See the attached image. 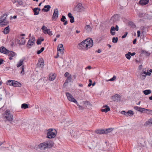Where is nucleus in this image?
<instances>
[{"instance_id": "nucleus-1", "label": "nucleus", "mask_w": 152, "mask_h": 152, "mask_svg": "<svg viewBox=\"0 0 152 152\" xmlns=\"http://www.w3.org/2000/svg\"><path fill=\"white\" fill-rule=\"evenodd\" d=\"M3 118L5 122L12 121L14 119L13 115L12 114L10 111L9 110H7L3 114Z\"/></svg>"}, {"instance_id": "nucleus-2", "label": "nucleus", "mask_w": 152, "mask_h": 152, "mask_svg": "<svg viewBox=\"0 0 152 152\" xmlns=\"http://www.w3.org/2000/svg\"><path fill=\"white\" fill-rule=\"evenodd\" d=\"M57 133L56 130L55 129H50L48 130L47 133V137L49 139H52L55 137Z\"/></svg>"}, {"instance_id": "nucleus-3", "label": "nucleus", "mask_w": 152, "mask_h": 152, "mask_svg": "<svg viewBox=\"0 0 152 152\" xmlns=\"http://www.w3.org/2000/svg\"><path fill=\"white\" fill-rule=\"evenodd\" d=\"M86 39L79 43L77 46L78 49L81 50H85L86 49Z\"/></svg>"}, {"instance_id": "nucleus-4", "label": "nucleus", "mask_w": 152, "mask_h": 152, "mask_svg": "<svg viewBox=\"0 0 152 152\" xmlns=\"http://www.w3.org/2000/svg\"><path fill=\"white\" fill-rule=\"evenodd\" d=\"M66 94L69 101L75 103H77V101L69 93L66 92Z\"/></svg>"}, {"instance_id": "nucleus-5", "label": "nucleus", "mask_w": 152, "mask_h": 152, "mask_svg": "<svg viewBox=\"0 0 152 152\" xmlns=\"http://www.w3.org/2000/svg\"><path fill=\"white\" fill-rule=\"evenodd\" d=\"M93 42L91 39L88 38L86 39V50L87 48H90L93 45Z\"/></svg>"}, {"instance_id": "nucleus-6", "label": "nucleus", "mask_w": 152, "mask_h": 152, "mask_svg": "<svg viewBox=\"0 0 152 152\" xmlns=\"http://www.w3.org/2000/svg\"><path fill=\"white\" fill-rule=\"evenodd\" d=\"M46 148H50L54 145L53 142L51 140H48L44 142Z\"/></svg>"}, {"instance_id": "nucleus-7", "label": "nucleus", "mask_w": 152, "mask_h": 152, "mask_svg": "<svg viewBox=\"0 0 152 152\" xmlns=\"http://www.w3.org/2000/svg\"><path fill=\"white\" fill-rule=\"evenodd\" d=\"M134 108L136 110H137L141 112H144L147 113H148V111H149L148 109L138 106H135L134 107Z\"/></svg>"}, {"instance_id": "nucleus-8", "label": "nucleus", "mask_w": 152, "mask_h": 152, "mask_svg": "<svg viewBox=\"0 0 152 152\" xmlns=\"http://www.w3.org/2000/svg\"><path fill=\"white\" fill-rule=\"evenodd\" d=\"M119 19V16L117 15H114L112 17L110 20V23L113 24L117 21Z\"/></svg>"}, {"instance_id": "nucleus-9", "label": "nucleus", "mask_w": 152, "mask_h": 152, "mask_svg": "<svg viewBox=\"0 0 152 152\" xmlns=\"http://www.w3.org/2000/svg\"><path fill=\"white\" fill-rule=\"evenodd\" d=\"M57 49V52H58V53H60L62 55L64 53V49L62 44H59L58 46Z\"/></svg>"}, {"instance_id": "nucleus-10", "label": "nucleus", "mask_w": 152, "mask_h": 152, "mask_svg": "<svg viewBox=\"0 0 152 152\" xmlns=\"http://www.w3.org/2000/svg\"><path fill=\"white\" fill-rule=\"evenodd\" d=\"M58 11L57 8L55 9L54 11L52 18L53 20H56L58 18Z\"/></svg>"}, {"instance_id": "nucleus-11", "label": "nucleus", "mask_w": 152, "mask_h": 152, "mask_svg": "<svg viewBox=\"0 0 152 152\" xmlns=\"http://www.w3.org/2000/svg\"><path fill=\"white\" fill-rule=\"evenodd\" d=\"M121 98L120 95L116 94L112 96L111 99L114 101L118 102L120 100Z\"/></svg>"}, {"instance_id": "nucleus-12", "label": "nucleus", "mask_w": 152, "mask_h": 152, "mask_svg": "<svg viewBox=\"0 0 152 152\" xmlns=\"http://www.w3.org/2000/svg\"><path fill=\"white\" fill-rule=\"evenodd\" d=\"M77 11L79 12H82L84 11V8L81 5V4L79 3L78 4L75 8Z\"/></svg>"}, {"instance_id": "nucleus-13", "label": "nucleus", "mask_w": 152, "mask_h": 152, "mask_svg": "<svg viewBox=\"0 0 152 152\" xmlns=\"http://www.w3.org/2000/svg\"><path fill=\"white\" fill-rule=\"evenodd\" d=\"M6 54L8 55V56H10L9 59L10 60L12 59V57L14 56L15 55H16V53H15L14 52L9 50H8Z\"/></svg>"}, {"instance_id": "nucleus-14", "label": "nucleus", "mask_w": 152, "mask_h": 152, "mask_svg": "<svg viewBox=\"0 0 152 152\" xmlns=\"http://www.w3.org/2000/svg\"><path fill=\"white\" fill-rule=\"evenodd\" d=\"M148 15L147 14H144L142 12H139L138 14V16L141 18L145 19H150V18L148 16Z\"/></svg>"}, {"instance_id": "nucleus-15", "label": "nucleus", "mask_w": 152, "mask_h": 152, "mask_svg": "<svg viewBox=\"0 0 152 152\" xmlns=\"http://www.w3.org/2000/svg\"><path fill=\"white\" fill-rule=\"evenodd\" d=\"M38 148L40 150H44L46 148L44 142L42 143L39 144L38 146Z\"/></svg>"}, {"instance_id": "nucleus-16", "label": "nucleus", "mask_w": 152, "mask_h": 152, "mask_svg": "<svg viewBox=\"0 0 152 152\" xmlns=\"http://www.w3.org/2000/svg\"><path fill=\"white\" fill-rule=\"evenodd\" d=\"M42 30L43 33L45 34H48L49 31H50L49 29H48L47 27L44 26H42Z\"/></svg>"}, {"instance_id": "nucleus-17", "label": "nucleus", "mask_w": 152, "mask_h": 152, "mask_svg": "<svg viewBox=\"0 0 152 152\" xmlns=\"http://www.w3.org/2000/svg\"><path fill=\"white\" fill-rule=\"evenodd\" d=\"M146 72L143 71L142 72H141L139 76L140 78L142 80H144L146 76Z\"/></svg>"}, {"instance_id": "nucleus-18", "label": "nucleus", "mask_w": 152, "mask_h": 152, "mask_svg": "<svg viewBox=\"0 0 152 152\" xmlns=\"http://www.w3.org/2000/svg\"><path fill=\"white\" fill-rule=\"evenodd\" d=\"M44 63L43 60L42 59H39V60L38 63H37V66H38L42 67L44 66Z\"/></svg>"}, {"instance_id": "nucleus-19", "label": "nucleus", "mask_w": 152, "mask_h": 152, "mask_svg": "<svg viewBox=\"0 0 152 152\" xmlns=\"http://www.w3.org/2000/svg\"><path fill=\"white\" fill-rule=\"evenodd\" d=\"M103 107H105V109H101V111L102 112L107 113V112L110 111V107L107 105L103 106Z\"/></svg>"}, {"instance_id": "nucleus-20", "label": "nucleus", "mask_w": 152, "mask_h": 152, "mask_svg": "<svg viewBox=\"0 0 152 152\" xmlns=\"http://www.w3.org/2000/svg\"><path fill=\"white\" fill-rule=\"evenodd\" d=\"M44 8L42 9V11L44 12H47L50 10L51 7L50 5H48L45 6Z\"/></svg>"}, {"instance_id": "nucleus-21", "label": "nucleus", "mask_w": 152, "mask_h": 152, "mask_svg": "<svg viewBox=\"0 0 152 152\" xmlns=\"http://www.w3.org/2000/svg\"><path fill=\"white\" fill-rule=\"evenodd\" d=\"M13 83L12 84V86H13L15 87H20L21 84V83H19V82L15 81H13Z\"/></svg>"}, {"instance_id": "nucleus-22", "label": "nucleus", "mask_w": 152, "mask_h": 152, "mask_svg": "<svg viewBox=\"0 0 152 152\" xmlns=\"http://www.w3.org/2000/svg\"><path fill=\"white\" fill-rule=\"evenodd\" d=\"M149 0H140L139 3L141 5H144L147 4L149 2Z\"/></svg>"}, {"instance_id": "nucleus-23", "label": "nucleus", "mask_w": 152, "mask_h": 152, "mask_svg": "<svg viewBox=\"0 0 152 152\" xmlns=\"http://www.w3.org/2000/svg\"><path fill=\"white\" fill-rule=\"evenodd\" d=\"M20 39L18 40V43L20 45H24L25 43V40L24 39V37H21V38H20Z\"/></svg>"}, {"instance_id": "nucleus-24", "label": "nucleus", "mask_w": 152, "mask_h": 152, "mask_svg": "<svg viewBox=\"0 0 152 152\" xmlns=\"http://www.w3.org/2000/svg\"><path fill=\"white\" fill-rule=\"evenodd\" d=\"M95 132L98 134H105L104 130L98 129L95 130Z\"/></svg>"}, {"instance_id": "nucleus-25", "label": "nucleus", "mask_w": 152, "mask_h": 152, "mask_svg": "<svg viewBox=\"0 0 152 152\" xmlns=\"http://www.w3.org/2000/svg\"><path fill=\"white\" fill-rule=\"evenodd\" d=\"M25 59V58H23L19 60V61L18 62L17 65V67H19L22 65Z\"/></svg>"}, {"instance_id": "nucleus-26", "label": "nucleus", "mask_w": 152, "mask_h": 152, "mask_svg": "<svg viewBox=\"0 0 152 152\" xmlns=\"http://www.w3.org/2000/svg\"><path fill=\"white\" fill-rule=\"evenodd\" d=\"M8 50L3 47H2L0 48V52L1 53L7 54V52Z\"/></svg>"}, {"instance_id": "nucleus-27", "label": "nucleus", "mask_w": 152, "mask_h": 152, "mask_svg": "<svg viewBox=\"0 0 152 152\" xmlns=\"http://www.w3.org/2000/svg\"><path fill=\"white\" fill-rule=\"evenodd\" d=\"M56 75L53 73H50L49 75V80L51 81L53 80L56 78Z\"/></svg>"}, {"instance_id": "nucleus-28", "label": "nucleus", "mask_w": 152, "mask_h": 152, "mask_svg": "<svg viewBox=\"0 0 152 152\" xmlns=\"http://www.w3.org/2000/svg\"><path fill=\"white\" fill-rule=\"evenodd\" d=\"M151 124L152 125V118L149 119L145 123L144 125L145 126H147Z\"/></svg>"}, {"instance_id": "nucleus-29", "label": "nucleus", "mask_w": 152, "mask_h": 152, "mask_svg": "<svg viewBox=\"0 0 152 152\" xmlns=\"http://www.w3.org/2000/svg\"><path fill=\"white\" fill-rule=\"evenodd\" d=\"M34 42H32V41L30 40V39H29L28 40L27 45V47H28L29 48H30V47L31 46L33 45H34Z\"/></svg>"}, {"instance_id": "nucleus-30", "label": "nucleus", "mask_w": 152, "mask_h": 152, "mask_svg": "<svg viewBox=\"0 0 152 152\" xmlns=\"http://www.w3.org/2000/svg\"><path fill=\"white\" fill-rule=\"evenodd\" d=\"M10 30L9 26H8L4 29L3 32L5 34H6L9 32Z\"/></svg>"}, {"instance_id": "nucleus-31", "label": "nucleus", "mask_w": 152, "mask_h": 152, "mask_svg": "<svg viewBox=\"0 0 152 152\" xmlns=\"http://www.w3.org/2000/svg\"><path fill=\"white\" fill-rule=\"evenodd\" d=\"M115 28L114 26H112L110 28V33L112 35H114L115 34Z\"/></svg>"}, {"instance_id": "nucleus-32", "label": "nucleus", "mask_w": 152, "mask_h": 152, "mask_svg": "<svg viewBox=\"0 0 152 152\" xmlns=\"http://www.w3.org/2000/svg\"><path fill=\"white\" fill-rule=\"evenodd\" d=\"M92 29L90 25H86V32L89 33L91 32Z\"/></svg>"}, {"instance_id": "nucleus-33", "label": "nucleus", "mask_w": 152, "mask_h": 152, "mask_svg": "<svg viewBox=\"0 0 152 152\" xmlns=\"http://www.w3.org/2000/svg\"><path fill=\"white\" fill-rule=\"evenodd\" d=\"M72 80V77H71L70 76H69L65 80V82L64 83V84H65L66 83H68L69 82H71Z\"/></svg>"}, {"instance_id": "nucleus-34", "label": "nucleus", "mask_w": 152, "mask_h": 152, "mask_svg": "<svg viewBox=\"0 0 152 152\" xmlns=\"http://www.w3.org/2000/svg\"><path fill=\"white\" fill-rule=\"evenodd\" d=\"M21 108L23 109H26L28 108V104L26 103L23 104L21 106Z\"/></svg>"}, {"instance_id": "nucleus-35", "label": "nucleus", "mask_w": 152, "mask_h": 152, "mask_svg": "<svg viewBox=\"0 0 152 152\" xmlns=\"http://www.w3.org/2000/svg\"><path fill=\"white\" fill-rule=\"evenodd\" d=\"M143 92L145 94L147 95L151 93V91L150 90H146L143 91Z\"/></svg>"}, {"instance_id": "nucleus-36", "label": "nucleus", "mask_w": 152, "mask_h": 152, "mask_svg": "<svg viewBox=\"0 0 152 152\" xmlns=\"http://www.w3.org/2000/svg\"><path fill=\"white\" fill-rule=\"evenodd\" d=\"M131 53L128 52L127 53L125 54V56L126 58L128 59H130L131 58Z\"/></svg>"}, {"instance_id": "nucleus-37", "label": "nucleus", "mask_w": 152, "mask_h": 152, "mask_svg": "<svg viewBox=\"0 0 152 152\" xmlns=\"http://www.w3.org/2000/svg\"><path fill=\"white\" fill-rule=\"evenodd\" d=\"M113 130V129L112 128H108L107 129H106L105 130H104L105 131V134H107L108 133L110 132H112Z\"/></svg>"}, {"instance_id": "nucleus-38", "label": "nucleus", "mask_w": 152, "mask_h": 152, "mask_svg": "<svg viewBox=\"0 0 152 152\" xmlns=\"http://www.w3.org/2000/svg\"><path fill=\"white\" fill-rule=\"evenodd\" d=\"M75 103L77 105V108H78L79 110H83V107H82V106H81L80 105H79L77 102V103Z\"/></svg>"}, {"instance_id": "nucleus-39", "label": "nucleus", "mask_w": 152, "mask_h": 152, "mask_svg": "<svg viewBox=\"0 0 152 152\" xmlns=\"http://www.w3.org/2000/svg\"><path fill=\"white\" fill-rule=\"evenodd\" d=\"M72 134L73 137L75 138H76L78 135V133L77 132L73 131L72 132Z\"/></svg>"}, {"instance_id": "nucleus-40", "label": "nucleus", "mask_w": 152, "mask_h": 152, "mask_svg": "<svg viewBox=\"0 0 152 152\" xmlns=\"http://www.w3.org/2000/svg\"><path fill=\"white\" fill-rule=\"evenodd\" d=\"M34 12V15H38L39 13V11H38L37 10L36 8H34L33 10Z\"/></svg>"}, {"instance_id": "nucleus-41", "label": "nucleus", "mask_w": 152, "mask_h": 152, "mask_svg": "<svg viewBox=\"0 0 152 152\" xmlns=\"http://www.w3.org/2000/svg\"><path fill=\"white\" fill-rule=\"evenodd\" d=\"M71 29L70 28H68L66 29V31L67 32L66 33V35H68V34H69L70 33V32L71 31Z\"/></svg>"}, {"instance_id": "nucleus-42", "label": "nucleus", "mask_w": 152, "mask_h": 152, "mask_svg": "<svg viewBox=\"0 0 152 152\" xmlns=\"http://www.w3.org/2000/svg\"><path fill=\"white\" fill-rule=\"evenodd\" d=\"M116 77L115 76V75H114L113 77L112 78L110 79L107 80V81L108 82V81H113L116 79Z\"/></svg>"}, {"instance_id": "nucleus-43", "label": "nucleus", "mask_w": 152, "mask_h": 152, "mask_svg": "<svg viewBox=\"0 0 152 152\" xmlns=\"http://www.w3.org/2000/svg\"><path fill=\"white\" fill-rule=\"evenodd\" d=\"M21 68L22 69V70L21 72V74H22V75H23L24 74V66L23 65L21 67Z\"/></svg>"}, {"instance_id": "nucleus-44", "label": "nucleus", "mask_w": 152, "mask_h": 152, "mask_svg": "<svg viewBox=\"0 0 152 152\" xmlns=\"http://www.w3.org/2000/svg\"><path fill=\"white\" fill-rule=\"evenodd\" d=\"M118 40V38L117 37L115 38V37H113L112 39V42L114 43H116Z\"/></svg>"}, {"instance_id": "nucleus-45", "label": "nucleus", "mask_w": 152, "mask_h": 152, "mask_svg": "<svg viewBox=\"0 0 152 152\" xmlns=\"http://www.w3.org/2000/svg\"><path fill=\"white\" fill-rule=\"evenodd\" d=\"M13 80H8L7 81V84L8 85H9L10 86H12V84Z\"/></svg>"}, {"instance_id": "nucleus-46", "label": "nucleus", "mask_w": 152, "mask_h": 152, "mask_svg": "<svg viewBox=\"0 0 152 152\" xmlns=\"http://www.w3.org/2000/svg\"><path fill=\"white\" fill-rule=\"evenodd\" d=\"M65 19H66V18L64 15H62V18L61 19V20L62 22H64L65 21Z\"/></svg>"}, {"instance_id": "nucleus-47", "label": "nucleus", "mask_w": 152, "mask_h": 152, "mask_svg": "<svg viewBox=\"0 0 152 152\" xmlns=\"http://www.w3.org/2000/svg\"><path fill=\"white\" fill-rule=\"evenodd\" d=\"M128 114L130 115H133V112L132 110H129L127 113Z\"/></svg>"}, {"instance_id": "nucleus-48", "label": "nucleus", "mask_w": 152, "mask_h": 152, "mask_svg": "<svg viewBox=\"0 0 152 152\" xmlns=\"http://www.w3.org/2000/svg\"><path fill=\"white\" fill-rule=\"evenodd\" d=\"M70 21L71 23H73L74 21V18L73 17H72V18H70Z\"/></svg>"}, {"instance_id": "nucleus-49", "label": "nucleus", "mask_w": 152, "mask_h": 152, "mask_svg": "<svg viewBox=\"0 0 152 152\" xmlns=\"http://www.w3.org/2000/svg\"><path fill=\"white\" fill-rule=\"evenodd\" d=\"M3 22V21L2 22L1 21V20H0V26H4L6 24V23L5 24H4Z\"/></svg>"}, {"instance_id": "nucleus-50", "label": "nucleus", "mask_w": 152, "mask_h": 152, "mask_svg": "<svg viewBox=\"0 0 152 152\" xmlns=\"http://www.w3.org/2000/svg\"><path fill=\"white\" fill-rule=\"evenodd\" d=\"M127 33H127V32H126V33H125V34L124 35H123V36H122L121 38H123H123H125V37H126V35H127Z\"/></svg>"}, {"instance_id": "nucleus-51", "label": "nucleus", "mask_w": 152, "mask_h": 152, "mask_svg": "<svg viewBox=\"0 0 152 152\" xmlns=\"http://www.w3.org/2000/svg\"><path fill=\"white\" fill-rule=\"evenodd\" d=\"M32 42H34L35 43V37H33L32 36L31 37V39H30Z\"/></svg>"}, {"instance_id": "nucleus-52", "label": "nucleus", "mask_w": 152, "mask_h": 152, "mask_svg": "<svg viewBox=\"0 0 152 152\" xmlns=\"http://www.w3.org/2000/svg\"><path fill=\"white\" fill-rule=\"evenodd\" d=\"M37 45H40L41 43L40 39H38L37 42Z\"/></svg>"}, {"instance_id": "nucleus-53", "label": "nucleus", "mask_w": 152, "mask_h": 152, "mask_svg": "<svg viewBox=\"0 0 152 152\" xmlns=\"http://www.w3.org/2000/svg\"><path fill=\"white\" fill-rule=\"evenodd\" d=\"M121 113L122 114L126 115L127 113L124 111H122L121 112Z\"/></svg>"}, {"instance_id": "nucleus-54", "label": "nucleus", "mask_w": 152, "mask_h": 152, "mask_svg": "<svg viewBox=\"0 0 152 152\" xmlns=\"http://www.w3.org/2000/svg\"><path fill=\"white\" fill-rule=\"evenodd\" d=\"M137 37H139L140 34V31H137Z\"/></svg>"}, {"instance_id": "nucleus-55", "label": "nucleus", "mask_w": 152, "mask_h": 152, "mask_svg": "<svg viewBox=\"0 0 152 152\" xmlns=\"http://www.w3.org/2000/svg\"><path fill=\"white\" fill-rule=\"evenodd\" d=\"M68 15L70 18H72V17H73V16H72V14L70 13H69L68 14Z\"/></svg>"}, {"instance_id": "nucleus-56", "label": "nucleus", "mask_w": 152, "mask_h": 152, "mask_svg": "<svg viewBox=\"0 0 152 152\" xmlns=\"http://www.w3.org/2000/svg\"><path fill=\"white\" fill-rule=\"evenodd\" d=\"M69 75V73L68 72H66L64 74V76L66 77L68 76Z\"/></svg>"}, {"instance_id": "nucleus-57", "label": "nucleus", "mask_w": 152, "mask_h": 152, "mask_svg": "<svg viewBox=\"0 0 152 152\" xmlns=\"http://www.w3.org/2000/svg\"><path fill=\"white\" fill-rule=\"evenodd\" d=\"M115 29L116 31H118V30L119 28L117 25L116 26L115 28Z\"/></svg>"}, {"instance_id": "nucleus-58", "label": "nucleus", "mask_w": 152, "mask_h": 152, "mask_svg": "<svg viewBox=\"0 0 152 152\" xmlns=\"http://www.w3.org/2000/svg\"><path fill=\"white\" fill-rule=\"evenodd\" d=\"M146 76L147 75L150 76L151 75V73H150V72H146Z\"/></svg>"}, {"instance_id": "nucleus-59", "label": "nucleus", "mask_w": 152, "mask_h": 152, "mask_svg": "<svg viewBox=\"0 0 152 152\" xmlns=\"http://www.w3.org/2000/svg\"><path fill=\"white\" fill-rule=\"evenodd\" d=\"M4 60L2 59H0V65L2 64Z\"/></svg>"}, {"instance_id": "nucleus-60", "label": "nucleus", "mask_w": 152, "mask_h": 152, "mask_svg": "<svg viewBox=\"0 0 152 152\" xmlns=\"http://www.w3.org/2000/svg\"><path fill=\"white\" fill-rule=\"evenodd\" d=\"M48 34L50 36H51L53 34L52 31H49Z\"/></svg>"}, {"instance_id": "nucleus-61", "label": "nucleus", "mask_w": 152, "mask_h": 152, "mask_svg": "<svg viewBox=\"0 0 152 152\" xmlns=\"http://www.w3.org/2000/svg\"><path fill=\"white\" fill-rule=\"evenodd\" d=\"M1 21H2H2H3V22H3V24H5L6 23V25H7V24L8 23V22H5V20H3V21H2V20H1Z\"/></svg>"}, {"instance_id": "nucleus-62", "label": "nucleus", "mask_w": 152, "mask_h": 152, "mask_svg": "<svg viewBox=\"0 0 152 152\" xmlns=\"http://www.w3.org/2000/svg\"><path fill=\"white\" fill-rule=\"evenodd\" d=\"M42 52L41 50H39L37 51V54H40Z\"/></svg>"}, {"instance_id": "nucleus-63", "label": "nucleus", "mask_w": 152, "mask_h": 152, "mask_svg": "<svg viewBox=\"0 0 152 152\" xmlns=\"http://www.w3.org/2000/svg\"><path fill=\"white\" fill-rule=\"evenodd\" d=\"M86 105H91V104L90 103H89L88 102L86 101Z\"/></svg>"}, {"instance_id": "nucleus-64", "label": "nucleus", "mask_w": 152, "mask_h": 152, "mask_svg": "<svg viewBox=\"0 0 152 152\" xmlns=\"http://www.w3.org/2000/svg\"><path fill=\"white\" fill-rule=\"evenodd\" d=\"M136 40H137L136 39H134L133 41V44H135L136 43Z\"/></svg>"}]
</instances>
